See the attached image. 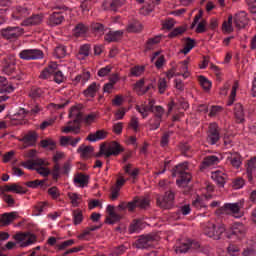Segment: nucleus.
Returning <instances> with one entry per match:
<instances>
[{
	"label": "nucleus",
	"instance_id": "f704fd0d",
	"mask_svg": "<svg viewBox=\"0 0 256 256\" xmlns=\"http://www.w3.org/2000/svg\"><path fill=\"white\" fill-rule=\"evenodd\" d=\"M40 145L43 149L48 148L49 151H55V147H57V143L53 139H44L40 141Z\"/></svg>",
	"mask_w": 256,
	"mask_h": 256
},
{
	"label": "nucleus",
	"instance_id": "5701e85b",
	"mask_svg": "<svg viewBox=\"0 0 256 256\" xmlns=\"http://www.w3.org/2000/svg\"><path fill=\"white\" fill-rule=\"evenodd\" d=\"M122 37L123 31H110L105 35L104 40L107 41V43H117V41H121Z\"/></svg>",
	"mask_w": 256,
	"mask_h": 256
},
{
	"label": "nucleus",
	"instance_id": "2f4dec72",
	"mask_svg": "<svg viewBox=\"0 0 256 256\" xmlns=\"http://www.w3.org/2000/svg\"><path fill=\"white\" fill-rule=\"evenodd\" d=\"M256 170V158H253L248 161L247 168H246V173L248 177V181H253V173Z\"/></svg>",
	"mask_w": 256,
	"mask_h": 256
},
{
	"label": "nucleus",
	"instance_id": "b1692460",
	"mask_svg": "<svg viewBox=\"0 0 256 256\" xmlns=\"http://www.w3.org/2000/svg\"><path fill=\"white\" fill-rule=\"evenodd\" d=\"M57 71V63H51L48 67H46L40 74V79H51L53 74Z\"/></svg>",
	"mask_w": 256,
	"mask_h": 256
},
{
	"label": "nucleus",
	"instance_id": "423d86ee",
	"mask_svg": "<svg viewBox=\"0 0 256 256\" xmlns=\"http://www.w3.org/2000/svg\"><path fill=\"white\" fill-rule=\"evenodd\" d=\"M13 239L15 241H18L20 243V247H29V245H33L35 241H37V236L35 234H30V233H18L13 236Z\"/></svg>",
	"mask_w": 256,
	"mask_h": 256
},
{
	"label": "nucleus",
	"instance_id": "6e6d98bb",
	"mask_svg": "<svg viewBox=\"0 0 256 256\" xmlns=\"http://www.w3.org/2000/svg\"><path fill=\"white\" fill-rule=\"evenodd\" d=\"M136 199V207H139V209H147L149 207V200L147 199H139L135 197Z\"/></svg>",
	"mask_w": 256,
	"mask_h": 256
},
{
	"label": "nucleus",
	"instance_id": "9d476101",
	"mask_svg": "<svg viewBox=\"0 0 256 256\" xmlns=\"http://www.w3.org/2000/svg\"><path fill=\"white\" fill-rule=\"evenodd\" d=\"M247 233V227L241 222H236L232 225L230 233H227L226 237L227 239H231L232 235H235L239 239L241 237H245V234Z\"/></svg>",
	"mask_w": 256,
	"mask_h": 256
},
{
	"label": "nucleus",
	"instance_id": "338daca9",
	"mask_svg": "<svg viewBox=\"0 0 256 256\" xmlns=\"http://www.w3.org/2000/svg\"><path fill=\"white\" fill-rule=\"evenodd\" d=\"M250 13L256 15V0H246Z\"/></svg>",
	"mask_w": 256,
	"mask_h": 256
},
{
	"label": "nucleus",
	"instance_id": "c85d7f7f",
	"mask_svg": "<svg viewBox=\"0 0 256 256\" xmlns=\"http://www.w3.org/2000/svg\"><path fill=\"white\" fill-rule=\"evenodd\" d=\"M74 183L78 184L79 187H87V185H89V175L78 173L74 177Z\"/></svg>",
	"mask_w": 256,
	"mask_h": 256
},
{
	"label": "nucleus",
	"instance_id": "a878e982",
	"mask_svg": "<svg viewBox=\"0 0 256 256\" xmlns=\"http://www.w3.org/2000/svg\"><path fill=\"white\" fill-rule=\"evenodd\" d=\"M234 115L237 123H243V121H245V112L243 110V104L236 103L234 105Z\"/></svg>",
	"mask_w": 256,
	"mask_h": 256
},
{
	"label": "nucleus",
	"instance_id": "6e6552de",
	"mask_svg": "<svg viewBox=\"0 0 256 256\" xmlns=\"http://www.w3.org/2000/svg\"><path fill=\"white\" fill-rule=\"evenodd\" d=\"M19 57L20 59H24L26 61L43 59V51L39 49H26L20 52Z\"/></svg>",
	"mask_w": 256,
	"mask_h": 256
},
{
	"label": "nucleus",
	"instance_id": "412c9836",
	"mask_svg": "<svg viewBox=\"0 0 256 256\" xmlns=\"http://www.w3.org/2000/svg\"><path fill=\"white\" fill-rule=\"evenodd\" d=\"M107 135H109V133L101 129V130H97L95 133H90L86 139L87 141L95 143V141H101L103 139H107Z\"/></svg>",
	"mask_w": 256,
	"mask_h": 256
},
{
	"label": "nucleus",
	"instance_id": "39448f33",
	"mask_svg": "<svg viewBox=\"0 0 256 256\" xmlns=\"http://www.w3.org/2000/svg\"><path fill=\"white\" fill-rule=\"evenodd\" d=\"M153 241H157V235L155 234L141 235L139 239L136 240L134 245L137 249H149V247H152Z\"/></svg>",
	"mask_w": 256,
	"mask_h": 256
},
{
	"label": "nucleus",
	"instance_id": "4c0bfd02",
	"mask_svg": "<svg viewBox=\"0 0 256 256\" xmlns=\"http://www.w3.org/2000/svg\"><path fill=\"white\" fill-rule=\"evenodd\" d=\"M67 56V48L63 45H59L54 50V57L57 59H63V57Z\"/></svg>",
	"mask_w": 256,
	"mask_h": 256
},
{
	"label": "nucleus",
	"instance_id": "f3484780",
	"mask_svg": "<svg viewBox=\"0 0 256 256\" xmlns=\"http://www.w3.org/2000/svg\"><path fill=\"white\" fill-rule=\"evenodd\" d=\"M234 23L238 29H245V27L249 25V18H247V14L245 12H241L235 15Z\"/></svg>",
	"mask_w": 256,
	"mask_h": 256
},
{
	"label": "nucleus",
	"instance_id": "e2e57ef3",
	"mask_svg": "<svg viewBox=\"0 0 256 256\" xmlns=\"http://www.w3.org/2000/svg\"><path fill=\"white\" fill-rule=\"evenodd\" d=\"M245 185V180L243 178H236L233 181V189H241Z\"/></svg>",
	"mask_w": 256,
	"mask_h": 256
},
{
	"label": "nucleus",
	"instance_id": "7c9ffc66",
	"mask_svg": "<svg viewBox=\"0 0 256 256\" xmlns=\"http://www.w3.org/2000/svg\"><path fill=\"white\" fill-rule=\"evenodd\" d=\"M0 93H13L15 91V88L13 87L12 84H9L7 86V78L0 76Z\"/></svg>",
	"mask_w": 256,
	"mask_h": 256
},
{
	"label": "nucleus",
	"instance_id": "ddd939ff",
	"mask_svg": "<svg viewBox=\"0 0 256 256\" xmlns=\"http://www.w3.org/2000/svg\"><path fill=\"white\" fill-rule=\"evenodd\" d=\"M65 21V11L53 12L48 19V25L51 27H57Z\"/></svg>",
	"mask_w": 256,
	"mask_h": 256
},
{
	"label": "nucleus",
	"instance_id": "cd10ccee",
	"mask_svg": "<svg viewBox=\"0 0 256 256\" xmlns=\"http://www.w3.org/2000/svg\"><path fill=\"white\" fill-rule=\"evenodd\" d=\"M89 32V26L84 23H78L73 29L74 37H83V35Z\"/></svg>",
	"mask_w": 256,
	"mask_h": 256
},
{
	"label": "nucleus",
	"instance_id": "f03ea898",
	"mask_svg": "<svg viewBox=\"0 0 256 256\" xmlns=\"http://www.w3.org/2000/svg\"><path fill=\"white\" fill-rule=\"evenodd\" d=\"M156 203L160 209H171L175 205V193L167 191L164 195H156Z\"/></svg>",
	"mask_w": 256,
	"mask_h": 256
},
{
	"label": "nucleus",
	"instance_id": "c03bdc74",
	"mask_svg": "<svg viewBox=\"0 0 256 256\" xmlns=\"http://www.w3.org/2000/svg\"><path fill=\"white\" fill-rule=\"evenodd\" d=\"M83 223V212L79 209L73 211V224L81 225Z\"/></svg>",
	"mask_w": 256,
	"mask_h": 256
},
{
	"label": "nucleus",
	"instance_id": "c9c22d12",
	"mask_svg": "<svg viewBox=\"0 0 256 256\" xmlns=\"http://www.w3.org/2000/svg\"><path fill=\"white\" fill-rule=\"evenodd\" d=\"M222 31L224 33H233V15L228 16V21L223 22Z\"/></svg>",
	"mask_w": 256,
	"mask_h": 256
},
{
	"label": "nucleus",
	"instance_id": "9b49d317",
	"mask_svg": "<svg viewBox=\"0 0 256 256\" xmlns=\"http://www.w3.org/2000/svg\"><path fill=\"white\" fill-rule=\"evenodd\" d=\"M221 139L219 135V126L217 124L212 123L209 126L207 141L210 145H216V143Z\"/></svg>",
	"mask_w": 256,
	"mask_h": 256
},
{
	"label": "nucleus",
	"instance_id": "393cba45",
	"mask_svg": "<svg viewBox=\"0 0 256 256\" xmlns=\"http://www.w3.org/2000/svg\"><path fill=\"white\" fill-rule=\"evenodd\" d=\"M38 137L39 135L37 132L30 131L23 138H21L20 141L25 143V145L33 146L35 143H37Z\"/></svg>",
	"mask_w": 256,
	"mask_h": 256
},
{
	"label": "nucleus",
	"instance_id": "79ce46f5",
	"mask_svg": "<svg viewBox=\"0 0 256 256\" xmlns=\"http://www.w3.org/2000/svg\"><path fill=\"white\" fill-rule=\"evenodd\" d=\"M145 73V66H134L130 69L131 77H141Z\"/></svg>",
	"mask_w": 256,
	"mask_h": 256
},
{
	"label": "nucleus",
	"instance_id": "a211bd4d",
	"mask_svg": "<svg viewBox=\"0 0 256 256\" xmlns=\"http://www.w3.org/2000/svg\"><path fill=\"white\" fill-rule=\"evenodd\" d=\"M197 248L199 247L198 242H193L191 240H184L182 243L176 246V253H187L191 247Z\"/></svg>",
	"mask_w": 256,
	"mask_h": 256
},
{
	"label": "nucleus",
	"instance_id": "4468645a",
	"mask_svg": "<svg viewBox=\"0 0 256 256\" xmlns=\"http://www.w3.org/2000/svg\"><path fill=\"white\" fill-rule=\"evenodd\" d=\"M16 219H19V214L17 212L4 213L0 216V227H7L8 225H11L13 221H16Z\"/></svg>",
	"mask_w": 256,
	"mask_h": 256
},
{
	"label": "nucleus",
	"instance_id": "864d4df0",
	"mask_svg": "<svg viewBox=\"0 0 256 256\" xmlns=\"http://www.w3.org/2000/svg\"><path fill=\"white\" fill-rule=\"evenodd\" d=\"M71 245H75V240L70 239L62 242L61 244L57 245L58 251H63L64 249H67V247H71Z\"/></svg>",
	"mask_w": 256,
	"mask_h": 256
},
{
	"label": "nucleus",
	"instance_id": "774afa93",
	"mask_svg": "<svg viewBox=\"0 0 256 256\" xmlns=\"http://www.w3.org/2000/svg\"><path fill=\"white\" fill-rule=\"evenodd\" d=\"M48 194L52 197V199H57L59 195H61L59 193V189L55 186L48 189Z\"/></svg>",
	"mask_w": 256,
	"mask_h": 256
},
{
	"label": "nucleus",
	"instance_id": "7ed1b4c3",
	"mask_svg": "<svg viewBox=\"0 0 256 256\" xmlns=\"http://www.w3.org/2000/svg\"><path fill=\"white\" fill-rule=\"evenodd\" d=\"M1 37L7 39L8 41H17L21 35H23L24 30L21 27H7L3 28L1 31Z\"/></svg>",
	"mask_w": 256,
	"mask_h": 256
},
{
	"label": "nucleus",
	"instance_id": "8fccbe9b",
	"mask_svg": "<svg viewBox=\"0 0 256 256\" xmlns=\"http://www.w3.org/2000/svg\"><path fill=\"white\" fill-rule=\"evenodd\" d=\"M3 71L6 75H12V73H15V62H7Z\"/></svg>",
	"mask_w": 256,
	"mask_h": 256
},
{
	"label": "nucleus",
	"instance_id": "680f3d73",
	"mask_svg": "<svg viewBox=\"0 0 256 256\" xmlns=\"http://www.w3.org/2000/svg\"><path fill=\"white\" fill-rule=\"evenodd\" d=\"M80 130L81 126H66L62 131L63 133H71V131H74L75 135H78Z\"/></svg>",
	"mask_w": 256,
	"mask_h": 256
},
{
	"label": "nucleus",
	"instance_id": "72a5a7b5",
	"mask_svg": "<svg viewBox=\"0 0 256 256\" xmlns=\"http://www.w3.org/2000/svg\"><path fill=\"white\" fill-rule=\"evenodd\" d=\"M145 227V223L142 220H133V222L129 226V233H137L141 231Z\"/></svg>",
	"mask_w": 256,
	"mask_h": 256
},
{
	"label": "nucleus",
	"instance_id": "bf43d9fd",
	"mask_svg": "<svg viewBox=\"0 0 256 256\" xmlns=\"http://www.w3.org/2000/svg\"><path fill=\"white\" fill-rule=\"evenodd\" d=\"M71 171V160L64 162L62 169H60V175H69Z\"/></svg>",
	"mask_w": 256,
	"mask_h": 256
},
{
	"label": "nucleus",
	"instance_id": "e433bc0d",
	"mask_svg": "<svg viewBox=\"0 0 256 256\" xmlns=\"http://www.w3.org/2000/svg\"><path fill=\"white\" fill-rule=\"evenodd\" d=\"M185 31H187V26H179L168 34V38L175 39V37H179V35H183Z\"/></svg>",
	"mask_w": 256,
	"mask_h": 256
},
{
	"label": "nucleus",
	"instance_id": "ea45409f",
	"mask_svg": "<svg viewBox=\"0 0 256 256\" xmlns=\"http://www.w3.org/2000/svg\"><path fill=\"white\" fill-rule=\"evenodd\" d=\"M128 33H140L143 31V25L139 22H134L128 25L127 27Z\"/></svg>",
	"mask_w": 256,
	"mask_h": 256
},
{
	"label": "nucleus",
	"instance_id": "13d9d810",
	"mask_svg": "<svg viewBox=\"0 0 256 256\" xmlns=\"http://www.w3.org/2000/svg\"><path fill=\"white\" fill-rule=\"evenodd\" d=\"M52 76H54L55 83L61 84V83H63V81H65V76L63 75V72H61V71H54Z\"/></svg>",
	"mask_w": 256,
	"mask_h": 256
},
{
	"label": "nucleus",
	"instance_id": "603ef678",
	"mask_svg": "<svg viewBox=\"0 0 256 256\" xmlns=\"http://www.w3.org/2000/svg\"><path fill=\"white\" fill-rule=\"evenodd\" d=\"M41 95H43L41 88H32L29 92V97H31V99H39Z\"/></svg>",
	"mask_w": 256,
	"mask_h": 256
},
{
	"label": "nucleus",
	"instance_id": "dca6fc26",
	"mask_svg": "<svg viewBox=\"0 0 256 256\" xmlns=\"http://www.w3.org/2000/svg\"><path fill=\"white\" fill-rule=\"evenodd\" d=\"M41 23H43V14H35L22 21L24 27H33L35 25H41Z\"/></svg>",
	"mask_w": 256,
	"mask_h": 256
},
{
	"label": "nucleus",
	"instance_id": "052dcab7",
	"mask_svg": "<svg viewBox=\"0 0 256 256\" xmlns=\"http://www.w3.org/2000/svg\"><path fill=\"white\" fill-rule=\"evenodd\" d=\"M12 188V193H17L18 195H25L27 193V190L18 184H12Z\"/></svg>",
	"mask_w": 256,
	"mask_h": 256
},
{
	"label": "nucleus",
	"instance_id": "1a4fd4ad",
	"mask_svg": "<svg viewBox=\"0 0 256 256\" xmlns=\"http://www.w3.org/2000/svg\"><path fill=\"white\" fill-rule=\"evenodd\" d=\"M241 207H243V203L238 202V203H227L224 206H222L221 208H219L216 213L218 215H227L230 213H239V211H241Z\"/></svg>",
	"mask_w": 256,
	"mask_h": 256
},
{
	"label": "nucleus",
	"instance_id": "0eeeda50",
	"mask_svg": "<svg viewBox=\"0 0 256 256\" xmlns=\"http://www.w3.org/2000/svg\"><path fill=\"white\" fill-rule=\"evenodd\" d=\"M64 157H65V153L63 152H56V154L53 156V162L55 164L53 166L51 175L54 181H58L59 177H61V166L59 165V162Z\"/></svg>",
	"mask_w": 256,
	"mask_h": 256
},
{
	"label": "nucleus",
	"instance_id": "4be33fe9",
	"mask_svg": "<svg viewBox=\"0 0 256 256\" xmlns=\"http://www.w3.org/2000/svg\"><path fill=\"white\" fill-rule=\"evenodd\" d=\"M212 179L217 183L218 187H225V183H227L229 177L221 171H216L212 173Z\"/></svg>",
	"mask_w": 256,
	"mask_h": 256
},
{
	"label": "nucleus",
	"instance_id": "6ab92c4d",
	"mask_svg": "<svg viewBox=\"0 0 256 256\" xmlns=\"http://www.w3.org/2000/svg\"><path fill=\"white\" fill-rule=\"evenodd\" d=\"M178 175H180V179L176 180V184L178 187H187L189 183H191V179L193 178L191 176V173L185 172V171H178Z\"/></svg>",
	"mask_w": 256,
	"mask_h": 256
},
{
	"label": "nucleus",
	"instance_id": "c756f323",
	"mask_svg": "<svg viewBox=\"0 0 256 256\" xmlns=\"http://www.w3.org/2000/svg\"><path fill=\"white\" fill-rule=\"evenodd\" d=\"M101 85H97L96 82L90 84L86 90L83 91L85 97H95L97 91L100 89Z\"/></svg>",
	"mask_w": 256,
	"mask_h": 256
},
{
	"label": "nucleus",
	"instance_id": "20e7f679",
	"mask_svg": "<svg viewBox=\"0 0 256 256\" xmlns=\"http://www.w3.org/2000/svg\"><path fill=\"white\" fill-rule=\"evenodd\" d=\"M225 232V226L220 225L216 227L214 223L208 222L207 226L204 229L205 235L208 237H211L212 239H215L216 241H219L221 239V236Z\"/></svg>",
	"mask_w": 256,
	"mask_h": 256
},
{
	"label": "nucleus",
	"instance_id": "0e129e2a",
	"mask_svg": "<svg viewBox=\"0 0 256 256\" xmlns=\"http://www.w3.org/2000/svg\"><path fill=\"white\" fill-rule=\"evenodd\" d=\"M111 69H113V68L109 65L104 68H101L98 71V77H107V75L111 73Z\"/></svg>",
	"mask_w": 256,
	"mask_h": 256
},
{
	"label": "nucleus",
	"instance_id": "a18cd8bd",
	"mask_svg": "<svg viewBox=\"0 0 256 256\" xmlns=\"http://www.w3.org/2000/svg\"><path fill=\"white\" fill-rule=\"evenodd\" d=\"M77 153H80L81 157H87V155H89V153H93V147L81 145L78 148Z\"/></svg>",
	"mask_w": 256,
	"mask_h": 256
},
{
	"label": "nucleus",
	"instance_id": "f257e3e1",
	"mask_svg": "<svg viewBox=\"0 0 256 256\" xmlns=\"http://www.w3.org/2000/svg\"><path fill=\"white\" fill-rule=\"evenodd\" d=\"M135 109L142 115L143 119L148 117L149 113H154V117H163V114L165 113V109H163V107H155L154 99L149 100L148 104L136 105Z\"/></svg>",
	"mask_w": 256,
	"mask_h": 256
},
{
	"label": "nucleus",
	"instance_id": "37998d69",
	"mask_svg": "<svg viewBox=\"0 0 256 256\" xmlns=\"http://www.w3.org/2000/svg\"><path fill=\"white\" fill-rule=\"evenodd\" d=\"M237 89H239V81H235L234 85L232 87V91L230 94V98L229 101L227 103L228 106L233 105L234 101H235V97H237Z\"/></svg>",
	"mask_w": 256,
	"mask_h": 256
},
{
	"label": "nucleus",
	"instance_id": "2eb2a0df",
	"mask_svg": "<svg viewBox=\"0 0 256 256\" xmlns=\"http://www.w3.org/2000/svg\"><path fill=\"white\" fill-rule=\"evenodd\" d=\"M107 212L110 217L106 218L105 223H107L108 225H114V223H117V221H121L122 216L115 213V206L108 205Z\"/></svg>",
	"mask_w": 256,
	"mask_h": 256
},
{
	"label": "nucleus",
	"instance_id": "09e8293b",
	"mask_svg": "<svg viewBox=\"0 0 256 256\" xmlns=\"http://www.w3.org/2000/svg\"><path fill=\"white\" fill-rule=\"evenodd\" d=\"M192 207H195L196 209H203V207H207V204H205V201L201 197L197 196L192 202Z\"/></svg>",
	"mask_w": 256,
	"mask_h": 256
},
{
	"label": "nucleus",
	"instance_id": "473e14b6",
	"mask_svg": "<svg viewBox=\"0 0 256 256\" xmlns=\"http://www.w3.org/2000/svg\"><path fill=\"white\" fill-rule=\"evenodd\" d=\"M228 161L232 167L239 169L241 167V155L239 153H233L228 157Z\"/></svg>",
	"mask_w": 256,
	"mask_h": 256
},
{
	"label": "nucleus",
	"instance_id": "69168bd1",
	"mask_svg": "<svg viewBox=\"0 0 256 256\" xmlns=\"http://www.w3.org/2000/svg\"><path fill=\"white\" fill-rule=\"evenodd\" d=\"M143 85H145V79H140L135 83L134 89L138 95H141V91H143Z\"/></svg>",
	"mask_w": 256,
	"mask_h": 256
},
{
	"label": "nucleus",
	"instance_id": "f8f14e48",
	"mask_svg": "<svg viewBox=\"0 0 256 256\" xmlns=\"http://www.w3.org/2000/svg\"><path fill=\"white\" fill-rule=\"evenodd\" d=\"M125 151V148L121 146V144L117 141H112L106 150L105 157L109 158L111 155L117 157V155H121Z\"/></svg>",
	"mask_w": 256,
	"mask_h": 256
},
{
	"label": "nucleus",
	"instance_id": "3c124183",
	"mask_svg": "<svg viewBox=\"0 0 256 256\" xmlns=\"http://www.w3.org/2000/svg\"><path fill=\"white\" fill-rule=\"evenodd\" d=\"M91 50V46L89 44H85L80 47L79 55L82 57V59H85V57H89V51Z\"/></svg>",
	"mask_w": 256,
	"mask_h": 256
},
{
	"label": "nucleus",
	"instance_id": "a19ab883",
	"mask_svg": "<svg viewBox=\"0 0 256 256\" xmlns=\"http://www.w3.org/2000/svg\"><path fill=\"white\" fill-rule=\"evenodd\" d=\"M202 163L204 167H211V165H217L219 163V158L217 156H207Z\"/></svg>",
	"mask_w": 256,
	"mask_h": 256
},
{
	"label": "nucleus",
	"instance_id": "bb28decb",
	"mask_svg": "<svg viewBox=\"0 0 256 256\" xmlns=\"http://www.w3.org/2000/svg\"><path fill=\"white\" fill-rule=\"evenodd\" d=\"M90 29L92 31V33H94V35L98 36V37H103V35H105V25H103L102 23L99 22H92Z\"/></svg>",
	"mask_w": 256,
	"mask_h": 256
},
{
	"label": "nucleus",
	"instance_id": "58836bf2",
	"mask_svg": "<svg viewBox=\"0 0 256 256\" xmlns=\"http://www.w3.org/2000/svg\"><path fill=\"white\" fill-rule=\"evenodd\" d=\"M162 35L155 36L154 38H149L146 42V50L151 51L153 49V45H157L161 43Z\"/></svg>",
	"mask_w": 256,
	"mask_h": 256
},
{
	"label": "nucleus",
	"instance_id": "de8ad7c7",
	"mask_svg": "<svg viewBox=\"0 0 256 256\" xmlns=\"http://www.w3.org/2000/svg\"><path fill=\"white\" fill-rule=\"evenodd\" d=\"M26 187H30L31 189H37V187H43L45 185V180H34L28 181L25 183Z\"/></svg>",
	"mask_w": 256,
	"mask_h": 256
},
{
	"label": "nucleus",
	"instance_id": "49530a36",
	"mask_svg": "<svg viewBox=\"0 0 256 256\" xmlns=\"http://www.w3.org/2000/svg\"><path fill=\"white\" fill-rule=\"evenodd\" d=\"M199 83L205 91H209L211 89V81H209L205 76H199Z\"/></svg>",
	"mask_w": 256,
	"mask_h": 256
},
{
	"label": "nucleus",
	"instance_id": "aec40b11",
	"mask_svg": "<svg viewBox=\"0 0 256 256\" xmlns=\"http://www.w3.org/2000/svg\"><path fill=\"white\" fill-rule=\"evenodd\" d=\"M73 117H74L73 123L75 125H81V122L84 121L83 112H81L79 110V107H77V106H73L70 110L69 118L73 119Z\"/></svg>",
	"mask_w": 256,
	"mask_h": 256
},
{
	"label": "nucleus",
	"instance_id": "4d7b16f0",
	"mask_svg": "<svg viewBox=\"0 0 256 256\" xmlns=\"http://www.w3.org/2000/svg\"><path fill=\"white\" fill-rule=\"evenodd\" d=\"M125 0H111V11H117L119 7H123Z\"/></svg>",
	"mask_w": 256,
	"mask_h": 256
},
{
	"label": "nucleus",
	"instance_id": "5fc2aeb1",
	"mask_svg": "<svg viewBox=\"0 0 256 256\" xmlns=\"http://www.w3.org/2000/svg\"><path fill=\"white\" fill-rule=\"evenodd\" d=\"M158 89L160 95H163V93H165V90L167 89V80L165 78H160L158 80Z\"/></svg>",
	"mask_w": 256,
	"mask_h": 256
}]
</instances>
